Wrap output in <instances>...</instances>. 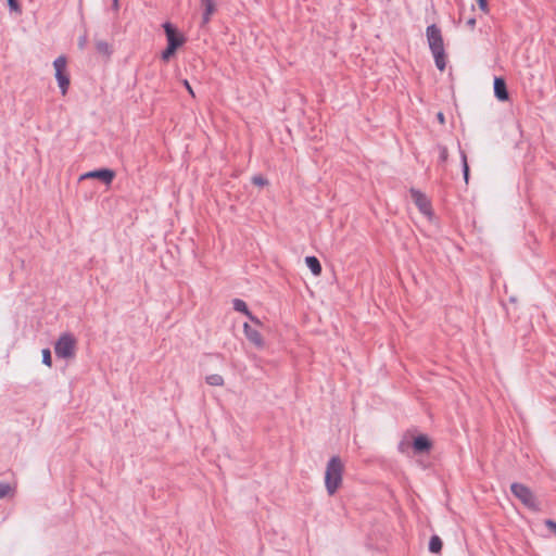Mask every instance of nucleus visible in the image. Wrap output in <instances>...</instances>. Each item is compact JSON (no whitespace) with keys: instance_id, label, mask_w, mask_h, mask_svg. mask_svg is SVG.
<instances>
[{"instance_id":"1","label":"nucleus","mask_w":556,"mask_h":556,"mask_svg":"<svg viewBox=\"0 0 556 556\" xmlns=\"http://www.w3.org/2000/svg\"><path fill=\"white\" fill-rule=\"evenodd\" d=\"M426 36L435 66L439 71H444L446 67V54L440 27L435 24L429 25L426 28Z\"/></svg>"},{"instance_id":"2","label":"nucleus","mask_w":556,"mask_h":556,"mask_svg":"<svg viewBox=\"0 0 556 556\" xmlns=\"http://www.w3.org/2000/svg\"><path fill=\"white\" fill-rule=\"evenodd\" d=\"M343 464L339 456H332L326 466L325 485L327 493L333 495L342 483Z\"/></svg>"},{"instance_id":"3","label":"nucleus","mask_w":556,"mask_h":556,"mask_svg":"<svg viewBox=\"0 0 556 556\" xmlns=\"http://www.w3.org/2000/svg\"><path fill=\"white\" fill-rule=\"evenodd\" d=\"M510 492L517 497L528 509L540 511L541 505L538 502L532 490L523 483L514 482L510 484Z\"/></svg>"},{"instance_id":"4","label":"nucleus","mask_w":556,"mask_h":556,"mask_svg":"<svg viewBox=\"0 0 556 556\" xmlns=\"http://www.w3.org/2000/svg\"><path fill=\"white\" fill-rule=\"evenodd\" d=\"M75 338L71 333H63L54 344V352L60 358H70L75 353Z\"/></svg>"},{"instance_id":"5","label":"nucleus","mask_w":556,"mask_h":556,"mask_svg":"<svg viewBox=\"0 0 556 556\" xmlns=\"http://www.w3.org/2000/svg\"><path fill=\"white\" fill-rule=\"evenodd\" d=\"M162 27L164 29L167 46L175 48L178 50L181 48L186 42V37L178 30V28L170 22H164L162 24Z\"/></svg>"},{"instance_id":"6","label":"nucleus","mask_w":556,"mask_h":556,"mask_svg":"<svg viewBox=\"0 0 556 556\" xmlns=\"http://www.w3.org/2000/svg\"><path fill=\"white\" fill-rule=\"evenodd\" d=\"M116 174L113 169L101 167L93 170H89L80 176V180L84 179H98L104 185L109 186L112 184L113 179L115 178Z\"/></svg>"},{"instance_id":"7","label":"nucleus","mask_w":556,"mask_h":556,"mask_svg":"<svg viewBox=\"0 0 556 556\" xmlns=\"http://www.w3.org/2000/svg\"><path fill=\"white\" fill-rule=\"evenodd\" d=\"M410 197L419 212L424 215H431V203L428 197L418 189L412 188L409 190Z\"/></svg>"},{"instance_id":"8","label":"nucleus","mask_w":556,"mask_h":556,"mask_svg":"<svg viewBox=\"0 0 556 556\" xmlns=\"http://www.w3.org/2000/svg\"><path fill=\"white\" fill-rule=\"evenodd\" d=\"M432 446V441L427 434L424 433L416 435L412 441V450L415 455L429 453Z\"/></svg>"},{"instance_id":"9","label":"nucleus","mask_w":556,"mask_h":556,"mask_svg":"<svg viewBox=\"0 0 556 556\" xmlns=\"http://www.w3.org/2000/svg\"><path fill=\"white\" fill-rule=\"evenodd\" d=\"M494 97L501 101L505 102L509 100V92L507 89V84L504 77L495 76L493 81Z\"/></svg>"},{"instance_id":"10","label":"nucleus","mask_w":556,"mask_h":556,"mask_svg":"<svg viewBox=\"0 0 556 556\" xmlns=\"http://www.w3.org/2000/svg\"><path fill=\"white\" fill-rule=\"evenodd\" d=\"M243 332L247 339L257 348L264 346V340L258 330L253 328L248 323L243 324Z\"/></svg>"},{"instance_id":"11","label":"nucleus","mask_w":556,"mask_h":556,"mask_svg":"<svg viewBox=\"0 0 556 556\" xmlns=\"http://www.w3.org/2000/svg\"><path fill=\"white\" fill-rule=\"evenodd\" d=\"M201 4L204 8L202 13V25H205L210 23L211 17L216 10V5L214 0H207Z\"/></svg>"},{"instance_id":"12","label":"nucleus","mask_w":556,"mask_h":556,"mask_svg":"<svg viewBox=\"0 0 556 556\" xmlns=\"http://www.w3.org/2000/svg\"><path fill=\"white\" fill-rule=\"evenodd\" d=\"M55 79L58 81V86L61 90V93L65 96L68 91L71 84L70 75L67 74V72L55 73Z\"/></svg>"},{"instance_id":"13","label":"nucleus","mask_w":556,"mask_h":556,"mask_svg":"<svg viewBox=\"0 0 556 556\" xmlns=\"http://www.w3.org/2000/svg\"><path fill=\"white\" fill-rule=\"evenodd\" d=\"M305 264L314 276H319L321 274L323 267L319 260L316 256H306Z\"/></svg>"},{"instance_id":"14","label":"nucleus","mask_w":556,"mask_h":556,"mask_svg":"<svg viewBox=\"0 0 556 556\" xmlns=\"http://www.w3.org/2000/svg\"><path fill=\"white\" fill-rule=\"evenodd\" d=\"M443 547V542L441 538L437 534L431 535L428 544V548L430 553L439 554L441 553Z\"/></svg>"},{"instance_id":"15","label":"nucleus","mask_w":556,"mask_h":556,"mask_svg":"<svg viewBox=\"0 0 556 556\" xmlns=\"http://www.w3.org/2000/svg\"><path fill=\"white\" fill-rule=\"evenodd\" d=\"M458 147H459V154H460V161H462L463 178H464L465 182L468 184L469 176H470V168H469V165H468L467 155H466L465 151H463L460 149V144L459 143H458Z\"/></svg>"},{"instance_id":"16","label":"nucleus","mask_w":556,"mask_h":556,"mask_svg":"<svg viewBox=\"0 0 556 556\" xmlns=\"http://www.w3.org/2000/svg\"><path fill=\"white\" fill-rule=\"evenodd\" d=\"M232 307L236 312L242 313L245 316L250 315L251 311L249 309L248 304L241 299H233Z\"/></svg>"},{"instance_id":"17","label":"nucleus","mask_w":556,"mask_h":556,"mask_svg":"<svg viewBox=\"0 0 556 556\" xmlns=\"http://www.w3.org/2000/svg\"><path fill=\"white\" fill-rule=\"evenodd\" d=\"M96 49L99 53L104 54V55H111V53H112V49H111L110 45L104 40H98L96 42Z\"/></svg>"},{"instance_id":"18","label":"nucleus","mask_w":556,"mask_h":556,"mask_svg":"<svg viewBox=\"0 0 556 556\" xmlns=\"http://www.w3.org/2000/svg\"><path fill=\"white\" fill-rule=\"evenodd\" d=\"M55 73L66 72V58L64 55L58 56L53 61Z\"/></svg>"},{"instance_id":"19","label":"nucleus","mask_w":556,"mask_h":556,"mask_svg":"<svg viewBox=\"0 0 556 556\" xmlns=\"http://www.w3.org/2000/svg\"><path fill=\"white\" fill-rule=\"evenodd\" d=\"M206 383L214 387H219L224 384V378L218 374H212L206 377Z\"/></svg>"},{"instance_id":"20","label":"nucleus","mask_w":556,"mask_h":556,"mask_svg":"<svg viewBox=\"0 0 556 556\" xmlns=\"http://www.w3.org/2000/svg\"><path fill=\"white\" fill-rule=\"evenodd\" d=\"M176 52L177 50L175 48L166 46V48L161 53V59L164 62H167L176 54Z\"/></svg>"},{"instance_id":"21","label":"nucleus","mask_w":556,"mask_h":556,"mask_svg":"<svg viewBox=\"0 0 556 556\" xmlns=\"http://www.w3.org/2000/svg\"><path fill=\"white\" fill-rule=\"evenodd\" d=\"M437 149L439 151V163H441V164L445 163L448 157L447 148L443 144H438Z\"/></svg>"},{"instance_id":"22","label":"nucleus","mask_w":556,"mask_h":556,"mask_svg":"<svg viewBox=\"0 0 556 556\" xmlns=\"http://www.w3.org/2000/svg\"><path fill=\"white\" fill-rule=\"evenodd\" d=\"M412 448V442L403 439L397 444V450L402 454H408V450Z\"/></svg>"},{"instance_id":"23","label":"nucleus","mask_w":556,"mask_h":556,"mask_svg":"<svg viewBox=\"0 0 556 556\" xmlns=\"http://www.w3.org/2000/svg\"><path fill=\"white\" fill-rule=\"evenodd\" d=\"M41 353H42V364H45L48 367H51L52 366L51 351L49 349H43Z\"/></svg>"},{"instance_id":"24","label":"nucleus","mask_w":556,"mask_h":556,"mask_svg":"<svg viewBox=\"0 0 556 556\" xmlns=\"http://www.w3.org/2000/svg\"><path fill=\"white\" fill-rule=\"evenodd\" d=\"M252 184L258 187H264L268 185V179L262 175H256L252 178Z\"/></svg>"},{"instance_id":"25","label":"nucleus","mask_w":556,"mask_h":556,"mask_svg":"<svg viewBox=\"0 0 556 556\" xmlns=\"http://www.w3.org/2000/svg\"><path fill=\"white\" fill-rule=\"evenodd\" d=\"M11 491L9 483L0 482V500L4 498Z\"/></svg>"},{"instance_id":"26","label":"nucleus","mask_w":556,"mask_h":556,"mask_svg":"<svg viewBox=\"0 0 556 556\" xmlns=\"http://www.w3.org/2000/svg\"><path fill=\"white\" fill-rule=\"evenodd\" d=\"M10 11L21 12V4L18 0H7Z\"/></svg>"},{"instance_id":"27","label":"nucleus","mask_w":556,"mask_h":556,"mask_svg":"<svg viewBox=\"0 0 556 556\" xmlns=\"http://www.w3.org/2000/svg\"><path fill=\"white\" fill-rule=\"evenodd\" d=\"M478 2V5H479V9L484 12V13H488L489 12V4H488V0H477Z\"/></svg>"},{"instance_id":"28","label":"nucleus","mask_w":556,"mask_h":556,"mask_svg":"<svg viewBox=\"0 0 556 556\" xmlns=\"http://www.w3.org/2000/svg\"><path fill=\"white\" fill-rule=\"evenodd\" d=\"M546 528H548L552 532H554L556 534V521L552 520V519H546L544 521Z\"/></svg>"},{"instance_id":"29","label":"nucleus","mask_w":556,"mask_h":556,"mask_svg":"<svg viewBox=\"0 0 556 556\" xmlns=\"http://www.w3.org/2000/svg\"><path fill=\"white\" fill-rule=\"evenodd\" d=\"M182 84H184L185 88L187 89V91H188L192 97H195L194 91H193V89H192V87H191L190 83H189L187 79H185Z\"/></svg>"},{"instance_id":"30","label":"nucleus","mask_w":556,"mask_h":556,"mask_svg":"<svg viewBox=\"0 0 556 556\" xmlns=\"http://www.w3.org/2000/svg\"><path fill=\"white\" fill-rule=\"evenodd\" d=\"M247 317H248L252 323H254L255 325H257V326H261V325H262L261 320H260L255 315H253V314H252V312H250V315H247Z\"/></svg>"},{"instance_id":"31","label":"nucleus","mask_w":556,"mask_h":556,"mask_svg":"<svg viewBox=\"0 0 556 556\" xmlns=\"http://www.w3.org/2000/svg\"><path fill=\"white\" fill-rule=\"evenodd\" d=\"M467 26L473 28L476 26V18L471 17L466 22Z\"/></svg>"},{"instance_id":"32","label":"nucleus","mask_w":556,"mask_h":556,"mask_svg":"<svg viewBox=\"0 0 556 556\" xmlns=\"http://www.w3.org/2000/svg\"><path fill=\"white\" fill-rule=\"evenodd\" d=\"M437 118H438V121H439L441 124H443V123H444V121H445V118H444V114H443L442 112H439V113L437 114Z\"/></svg>"},{"instance_id":"33","label":"nucleus","mask_w":556,"mask_h":556,"mask_svg":"<svg viewBox=\"0 0 556 556\" xmlns=\"http://www.w3.org/2000/svg\"><path fill=\"white\" fill-rule=\"evenodd\" d=\"M85 43H86V37H80L79 38V41H78V45L80 48H84L85 47Z\"/></svg>"},{"instance_id":"34","label":"nucleus","mask_w":556,"mask_h":556,"mask_svg":"<svg viewBox=\"0 0 556 556\" xmlns=\"http://www.w3.org/2000/svg\"><path fill=\"white\" fill-rule=\"evenodd\" d=\"M112 8H113L114 10H118V0H113Z\"/></svg>"}]
</instances>
